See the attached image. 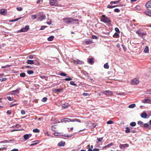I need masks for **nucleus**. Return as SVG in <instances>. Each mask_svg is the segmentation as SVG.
Listing matches in <instances>:
<instances>
[{
    "instance_id": "a211bd4d",
    "label": "nucleus",
    "mask_w": 151,
    "mask_h": 151,
    "mask_svg": "<svg viewBox=\"0 0 151 151\" xmlns=\"http://www.w3.org/2000/svg\"><path fill=\"white\" fill-rule=\"evenodd\" d=\"M88 62L90 64H93L94 63V59L93 58H89L88 60Z\"/></svg>"
},
{
    "instance_id": "0eeeda50",
    "label": "nucleus",
    "mask_w": 151,
    "mask_h": 151,
    "mask_svg": "<svg viewBox=\"0 0 151 151\" xmlns=\"http://www.w3.org/2000/svg\"><path fill=\"white\" fill-rule=\"evenodd\" d=\"M142 103L151 104V100L148 98H145L142 101Z\"/></svg>"
},
{
    "instance_id": "bb28decb",
    "label": "nucleus",
    "mask_w": 151,
    "mask_h": 151,
    "mask_svg": "<svg viewBox=\"0 0 151 151\" xmlns=\"http://www.w3.org/2000/svg\"><path fill=\"white\" fill-rule=\"evenodd\" d=\"M82 62L79 60H77L75 62V63H76L77 64H82Z\"/></svg>"
},
{
    "instance_id": "5701e85b",
    "label": "nucleus",
    "mask_w": 151,
    "mask_h": 151,
    "mask_svg": "<svg viewBox=\"0 0 151 151\" xmlns=\"http://www.w3.org/2000/svg\"><path fill=\"white\" fill-rule=\"evenodd\" d=\"M136 106V105L135 104H132L129 106V108H133L135 107Z\"/></svg>"
},
{
    "instance_id": "c85d7f7f",
    "label": "nucleus",
    "mask_w": 151,
    "mask_h": 151,
    "mask_svg": "<svg viewBox=\"0 0 151 151\" xmlns=\"http://www.w3.org/2000/svg\"><path fill=\"white\" fill-rule=\"evenodd\" d=\"M137 124L138 125L140 126V127H143L142 125H143V123L142 122L139 121L138 122Z\"/></svg>"
},
{
    "instance_id": "13d9d810",
    "label": "nucleus",
    "mask_w": 151,
    "mask_h": 151,
    "mask_svg": "<svg viewBox=\"0 0 151 151\" xmlns=\"http://www.w3.org/2000/svg\"><path fill=\"white\" fill-rule=\"evenodd\" d=\"M115 30L116 32H118V33H119L120 31H119V29L118 28L116 27L115 29Z\"/></svg>"
},
{
    "instance_id": "f3484780",
    "label": "nucleus",
    "mask_w": 151,
    "mask_h": 151,
    "mask_svg": "<svg viewBox=\"0 0 151 151\" xmlns=\"http://www.w3.org/2000/svg\"><path fill=\"white\" fill-rule=\"evenodd\" d=\"M31 134H25L24 135V139H25V140H27V139L29 137H29H31Z\"/></svg>"
},
{
    "instance_id": "ea45409f",
    "label": "nucleus",
    "mask_w": 151,
    "mask_h": 151,
    "mask_svg": "<svg viewBox=\"0 0 151 151\" xmlns=\"http://www.w3.org/2000/svg\"><path fill=\"white\" fill-rule=\"evenodd\" d=\"M113 121L111 120H109L107 122V124H113Z\"/></svg>"
},
{
    "instance_id": "e2e57ef3",
    "label": "nucleus",
    "mask_w": 151,
    "mask_h": 151,
    "mask_svg": "<svg viewBox=\"0 0 151 151\" xmlns=\"http://www.w3.org/2000/svg\"><path fill=\"white\" fill-rule=\"evenodd\" d=\"M107 8L109 9H112L113 8V6H110L109 5H108L107 6Z\"/></svg>"
},
{
    "instance_id": "7ed1b4c3",
    "label": "nucleus",
    "mask_w": 151,
    "mask_h": 151,
    "mask_svg": "<svg viewBox=\"0 0 151 151\" xmlns=\"http://www.w3.org/2000/svg\"><path fill=\"white\" fill-rule=\"evenodd\" d=\"M136 33L140 37H143L146 35V32H143L142 30L140 29L137 30L136 32Z\"/></svg>"
},
{
    "instance_id": "2eb2a0df",
    "label": "nucleus",
    "mask_w": 151,
    "mask_h": 151,
    "mask_svg": "<svg viewBox=\"0 0 151 151\" xmlns=\"http://www.w3.org/2000/svg\"><path fill=\"white\" fill-rule=\"evenodd\" d=\"M141 116L143 118L145 119L147 118V115L145 112H143L141 114Z\"/></svg>"
},
{
    "instance_id": "473e14b6",
    "label": "nucleus",
    "mask_w": 151,
    "mask_h": 151,
    "mask_svg": "<svg viewBox=\"0 0 151 151\" xmlns=\"http://www.w3.org/2000/svg\"><path fill=\"white\" fill-rule=\"evenodd\" d=\"M26 74L24 73H22L20 74V76L21 77H24L25 76Z\"/></svg>"
},
{
    "instance_id": "423d86ee",
    "label": "nucleus",
    "mask_w": 151,
    "mask_h": 151,
    "mask_svg": "<svg viewBox=\"0 0 151 151\" xmlns=\"http://www.w3.org/2000/svg\"><path fill=\"white\" fill-rule=\"evenodd\" d=\"M139 82L137 79L135 78L131 81V84L133 85H137L139 83Z\"/></svg>"
},
{
    "instance_id": "c03bdc74",
    "label": "nucleus",
    "mask_w": 151,
    "mask_h": 151,
    "mask_svg": "<svg viewBox=\"0 0 151 151\" xmlns=\"http://www.w3.org/2000/svg\"><path fill=\"white\" fill-rule=\"evenodd\" d=\"M10 66V65H7L5 66H2L1 67V68H7L9 67Z\"/></svg>"
},
{
    "instance_id": "20e7f679",
    "label": "nucleus",
    "mask_w": 151,
    "mask_h": 151,
    "mask_svg": "<svg viewBox=\"0 0 151 151\" xmlns=\"http://www.w3.org/2000/svg\"><path fill=\"white\" fill-rule=\"evenodd\" d=\"M102 93L106 95L110 96L113 95L112 91H106L102 92Z\"/></svg>"
},
{
    "instance_id": "37998d69",
    "label": "nucleus",
    "mask_w": 151,
    "mask_h": 151,
    "mask_svg": "<svg viewBox=\"0 0 151 151\" xmlns=\"http://www.w3.org/2000/svg\"><path fill=\"white\" fill-rule=\"evenodd\" d=\"M82 95L84 96H89L90 95V94L88 93H83L82 94Z\"/></svg>"
},
{
    "instance_id": "1a4fd4ad",
    "label": "nucleus",
    "mask_w": 151,
    "mask_h": 151,
    "mask_svg": "<svg viewBox=\"0 0 151 151\" xmlns=\"http://www.w3.org/2000/svg\"><path fill=\"white\" fill-rule=\"evenodd\" d=\"M46 17L44 14H41L40 15V17H38V19L40 21L42 20L45 19Z\"/></svg>"
},
{
    "instance_id": "4be33fe9",
    "label": "nucleus",
    "mask_w": 151,
    "mask_h": 151,
    "mask_svg": "<svg viewBox=\"0 0 151 151\" xmlns=\"http://www.w3.org/2000/svg\"><path fill=\"white\" fill-rule=\"evenodd\" d=\"M27 31L24 28H22L21 29L18 31V32H26Z\"/></svg>"
},
{
    "instance_id": "3c124183",
    "label": "nucleus",
    "mask_w": 151,
    "mask_h": 151,
    "mask_svg": "<svg viewBox=\"0 0 151 151\" xmlns=\"http://www.w3.org/2000/svg\"><path fill=\"white\" fill-rule=\"evenodd\" d=\"M31 17L33 19H35L37 18V16L35 15H32Z\"/></svg>"
},
{
    "instance_id": "a18cd8bd",
    "label": "nucleus",
    "mask_w": 151,
    "mask_h": 151,
    "mask_svg": "<svg viewBox=\"0 0 151 151\" xmlns=\"http://www.w3.org/2000/svg\"><path fill=\"white\" fill-rule=\"evenodd\" d=\"M17 9L19 11H22L23 9V8L21 7H17Z\"/></svg>"
},
{
    "instance_id": "680f3d73",
    "label": "nucleus",
    "mask_w": 151,
    "mask_h": 151,
    "mask_svg": "<svg viewBox=\"0 0 151 151\" xmlns=\"http://www.w3.org/2000/svg\"><path fill=\"white\" fill-rule=\"evenodd\" d=\"M67 122V120H65V119H61V122Z\"/></svg>"
},
{
    "instance_id": "cd10ccee",
    "label": "nucleus",
    "mask_w": 151,
    "mask_h": 151,
    "mask_svg": "<svg viewBox=\"0 0 151 151\" xmlns=\"http://www.w3.org/2000/svg\"><path fill=\"white\" fill-rule=\"evenodd\" d=\"M34 64L37 65H40V64L38 61H37L36 60H34Z\"/></svg>"
},
{
    "instance_id": "393cba45",
    "label": "nucleus",
    "mask_w": 151,
    "mask_h": 151,
    "mask_svg": "<svg viewBox=\"0 0 151 151\" xmlns=\"http://www.w3.org/2000/svg\"><path fill=\"white\" fill-rule=\"evenodd\" d=\"M130 132V129L128 127H126V129L125 130V132L126 133H129Z\"/></svg>"
},
{
    "instance_id": "f03ea898",
    "label": "nucleus",
    "mask_w": 151,
    "mask_h": 151,
    "mask_svg": "<svg viewBox=\"0 0 151 151\" xmlns=\"http://www.w3.org/2000/svg\"><path fill=\"white\" fill-rule=\"evenodd\" d=\"M101 20L104 23H106L109 24H111V21L110 19L106 17L105 15L102 16L101 18Z\"/></svg>"
},
{
    "instance_id": "b1692460",
    "label": "nucleus",
    "mask_w": 151,
    "mask_h": 151,
    "mask_svg": "<svg viewBox=\"0 0 151 151\" xmlns=\"http://www.w3.org/2000/svg\"><path fill=\"white\" fill-rule=\"evenodd\" d=\"M71 122H81V120L78 119H73L71 120Z\"/></svg>"
},
{
    "instance_id": "39448f33",
    "label": "nucleus",
    "mask_w": 151,
    "mask_h": 151,
    "mask_svg": "<svg viewBox=\"0 0 151 151\" xmlns=\"http://www.w3.org/2000/svg\"><path fill=\"white\" fill-rule=\"evenodd\" d=\"M50 3L51 5L56 6L58 4L57 0H50Z\"/></svg>"
},
{
    "instance_id": "79ce46f5",
    "label": "nucleus",
    "mask_w": 151,
    "mask_h": 151,
    "mask_svg": "<svg viewBox=\"0 0 151 151\" xmlns=\"http://www.w3.org/2000/svg\"><path fill=\"white\" fill-rule=\"evenodd\" d=\"M113 145V143L111 142L109 144H108L105 147H109L110 146H112Z\"/></svg>"
},
{
    "instance_id": "dca6fc26",
    "label": "nucleus",
    "mask_w": 151,
    "mask_h": 151,
    "mask_svg": "<svg viewBox=\"0 0 151 151\" xmlns=\"http://www.w3.org/2000/svg\"><path fill=\"white\" fill-rule=\"evenodd\" d=\"M27 63L28 64L32 65L34 64V61L33 60H28L27 61Z\"/></svg>"
},
{
    "instance_id": "7c9ffc66",
    "label": "nucleus",
    "mask_w": 151,
    "mask_h": 151,
    "mask_svg": "<svg viewBox=\"0 0 151 151\" xmlns=\"http://www.w3.org/2000/svg\"><path fill=\"white\" fill-rule=\"evenodd\" d=\"M136 124L135 122H132L130 123V125L132 127H134L136 126Z\"/></svg>"
},
{
    "instance_id": "338daca9",
    "label": "nucleus",
    "mask_w": 151,
    "mask_h": 151,
    "mask_svg": "<svg viewBox=\"0 0 151 151\" xmlns=\"http://www.w3.org/2000/svg\"><path fill=\"white\" fill-rule=\"evenodd\" d=\"M99 148H94L93 149V151H99Z\"/></svg>"
},
{
    "instance_id": "9b49d317",
    "label": "nucleus",
    "mask_w": 151,
    "mask_h": 151,
    "mask_svg": "<svg viewBox=\"0 0 151 151\" xmlns=\"http://www.w3.org/2000/svg\"><path fill=\"white\" fill-rule=\"evenodd\" d=\"M70 106V105L68 103H65L62 105V107L63 109L67 108Z\"/></svg>"
},
{
    "instance_id": "bf43d9fd",
    "label": "nucleus",
    "mask_w": 151,
    "mask_h": 151,
    "mask_svg": "<svg viewBox=\"0 0 151 151\" xmlns=\"http://www.w3.org/2000/svg\"><path fill=\"white\" fill-rule=\"evenodd\" d=\"M7 113L9 115L11 114H12V112L11 110H8L7 112Z\"/></svg>"
},
{
    "instance_id": "ddd939ff",
    "label": "nucleus",
    "mask_w": 151,
    "mask_h": 151,
    "mask_svg": "<svg viewBox=\"0 0 151 151\" xmlns=\"http://www.w3.org/2000/svg\"><path fill=\"white\" fill-rule=\"evenodd\" d=\"M65 145V142L63 141H61L59 142L58 144V145L60 147L64 146Z\"/></svg>"
},
{
    "instance_id": "f704fd0d",
    "label": "nucleus",
    "mask_w": 151,
    "mask_h": 151,
    "mask_svg": "<svg viewBox=\"0 0 151 151\" xmlns=\"http://www.w3.org/2000/svg\"><path fill=\"white\" fill-rule=\"evenodd\" d=\"M149 126V124L147 123H145L143 124V127L145 128L148 127Z\"/></svg>"
},
{
    "instance_id": "c9c22d12",
    "label": "nucleus",
    "mask_w": 151,
    "mask_h": 151,
    "mask_svg": "<svg viewBox=\"0 0 151 151\" xmlns=\"http://www.w3.org/2000/svg\"><path fill=\"white\" fill-rule=\"evenodd\" d=\"M20 126L21 125L19 124H17L15 126H12V127L14 128L15 127L18 128H19V127H20Z\"/></svg>"
},
{
    "instance_id": "e433bc0d",
    "label": "nucleus",
    "mask_w": 151,
    "mask_h": 151,
    "mask_svg": "<svg viewBox=\"0 0 151 151\" xmlns=\"http://www.w3.org/2000/svg\"><path fill=\"white\" fill-rule=\"evenodd\" d=\"M70 84L72 85H73L75 86H76L77 85L76 84L74 83L73 81H71L70 82Z\"/></svg>"
},
{
    "instance_id": "a19ab883",
    "label": "nucleus",
    "mask_w": 151,
    "mask_h": 151,
    "mask_svg": "<svg viewBox=\"0 0 151 151\" xmlns=\"http://www.w3.org/2000/svg\"><path fill=\"white\" fill-rule=\"evenodd\" d=\"M47 97H44L42 99V101L43 102H46L47 101Z\"/></svg>"
},
{
    "instance_id": "5fc2aeb1",
    "label": "nucleus",
    "mask_w": 151,
    "mask_h": 151,
    "mask_svg": "<svg viewBox=\"0 0 151 151\" xmlns=\"http://www.w3.org/2000/svg\"><path fill=\"white\" fill-rule=\"evenodd\" d=\"M60 75L63 76H67V74L66 73H61Z\"/></svg>"
},
{
    "instance_id": "4c0bfd02",
    "label": "nucleus",
    "mask_w": 151,
    "mask_h": 151,
    "mask_svg": "<svg viewBox=\"0 0 151 151\" xmlns=\"http://www.w3.org/2000/svg\"><path fill=\"white\" fill-rule=\"evenodd\" d=\"M7 98L8 99L9 101H12L14 100V99L13 98H11L10 96H7Z\"/></svg>"
},
{
    "instance_id": "49530a36",
    "label": "nucleus",
    "mask_w": 151,
    "mask_h": 151,
    "mask_svg": "<svg viewBox=\"0 0 151 151\" xmlns=\"http://www.w3.org/2000/svg\"><path fill=\"white\" fill-rule=\"evenodd\" d=\"M33 58V56L32 55H28L27 57V58H29V59H32Z\"/></svg>"
},
{
    "instance_id": "f257e3e1",
    "label": "nucleus",
    "mask_w": 151,
    "mask_h": 151,
    "mask_svg": "<svg viewBox=\"0 0 151 151\" xmlns=\"http://www.w3.org/2000/svg\"><path fill=\"white\" fill-rule=\"evenodd\" d=\"M63 20L64 22L68 24H73L74 21L78 22L79 20L78 19H75L71 18H63Z\"/></svg>"
},
{
    "instance_id": "4d7b16f0",
    "label": "nucleus",
    "mask_w": 151,
    "mask_h": 151,
    "mask_svg": "<svg viewBox=\"0 0 151 151\" xmlns=\"http://www.w3.org/2000/svg\"><path fill=\"white\" fill-rule=\"evenodd\" d=\"M21 112V114L23 115L25 114L26 113L25 111L24 110H22Z\"/></svg>"
},
{
    "instance_id": "c756f323",
    "label": "nucleus",
    "mask_w": 151,
    "mask_h": 151,
    "mask_svg": "<svg viewBox=\"0 0 151 151\" xmlns=\"http://www.w3.org/2000/svg\"><path fill=\"white\" fill-rule=\"evenodd\" d=\"M120 1H111L110 4H116L119 3Z\"/></svg>"
},
{
    "instance_id": "6e6d98bb",
    "label": "nucleus",
    "mask_w": 151,
    "mask_h": 151,
    "mask_svg": "<svg viewBox=\"0 0 151 151\" xmlns=\"http://www.w3.org/2000/svg\"><path fill=\"white\" fill-rule=\"evenodd\" d=\"M46 27H47V26H42L41 27L40 29L41 30H43Z\"/></svg>"
},
{
    "instance_id": "de8ad7c7",
    "label": "nucleus",
    "mask_w": 151,
    "mask_h": 151,
    "mask_svg": "<svg viewBox=\"0 0 151 151\" xmlns=\"http://www.w3.org/2000/svg\"><path fill=\"white\" fill-rule=\"evenodd\" d=\"M91 43V42L90 41H86L85 42V43L86 45H89Z\"/></svg>"
},
{
    "instance_id": "6ab92c4d",
    "label": "nucleus",
    "mask_w": 151,
    "mask_h": 151,
    "mask_svg": "<svg viewBox=\"0 0 151 151\" xmlns=\"http://www.w3.org/2000/svg\"><path fill=\"white\" fill-rule=\"evenodd\" d=\"M144 52L145 53H148L149 52V47L147 46L145 47L144 50Z\"/></svg>"
},
{
    "instance_id": "603ef678",
    "label": "nucleus",
    "mask_w": 151,
    "mask_h": 151,
    "mask_svg": "<svg viewBox=\"0 0 151 151\" xmlns=\"http://www.w3.org/2000/svg\"><path fill=\"white\" fill-rule=\"evenodd\" d=\"M24 28L27 31L29 29V25H26Z\"/></svg>"
},
{
    "instance_id": "58836bf2",
    "label": "nucleus",
    "mask_w": 151,
    "mask_h": 151,
    "mask_svg": "<svg viewBox=\"0 0 151 151\" xmlns=\"http://www.w3.org/2000/svg\"><path fill=\"white\" fill-rule=\"evenodd\" d=\"M145 14L147 15L151 16V11H150V12H146Z\"/></svg>"
},
{
    "instance_id": "774afa93",
    "label": "nucleus",
    "mask_w": 151,
    "mask_h": 151,
    "mask_svg": "<svg viewBox=\"0 0 151 151\" xmlns=\"http://www.w3.org/2000/svg\"><path fill=\"white\" fill-rule=\"evenodd\" d=\"M18 150L17 149H13L11 150V151H18Z\"/></svg>"
},
{
    "instance_id": "864d4df0",
    "label": "nucleus",
    "mask_w": 151,
    "mask_h": 151,
    "mask_svg": "<svg viewBox=\"0 0 151 151\" xmlns=\"http://www.w3.org/2000/svg\"><path fill=\"white\" fill-rule=\"evenodd\" d=\"M114 11L116 12H119L120 10L119 9L116 8L114 9Z\"/></svg>"
},
{
    "instance_id": "72a5a7b5",
    "label": "nucleus",
    "mask_w": 151,
    "mask_h": 151,
    "mask_svg": "<svg viewBox=\"0 0 151 151\" xmlns=\"http://www.w3.org/2000/svg\"><path fill=\"white\" fill-rule=\"evenodd\" d=\"M34 73V72L32 70H28L27 71V73L28 74H33Z\"/></svg>"
},
{
    "instance_id": "2f4dec72",
    "label": "nucleus",
    "mask_w": 151,
    "mask_h": 151,
    "mask_svg": "<svg viewBox=\"0 0 151 151\" xmlns=\"http://www.w3.org/2000/svg\"><path fill=\"white\" fill-rule=\"evenodd\" d=\"M33 132L35 133H39L40 132V130L39 129H34L33 130Z\"/></svg>"
},
{
    "instance_id": "f8f14e48",
    "label": "nucleus",
    "mask_w": 151,
    "mask_h": 151,
    "mask_svg": "<svg viewBox=\"0 0 151 151\" xmlns=\"http://www.w3.org/2000/svg\"><path fill=\"white\" fill-rule=\"evenodd\" d=\"M145 6L147 8H151V1H149L146 3Z\"/></svg>"
},
{
    "instance_id": "052dcab7",
    "label": "nucleus",
    "mask_w": 151,
    "mask_h": 151,
    "mask_svg": "<svg viewBox=\"0 0 151 151\" xmlns=\"http://www.w3.org/2000/svg\"><path fill=\"white\" fill-rule=\"evenodd\" d=\"M6 79H7V78H2V79H0V80L1 81H5Z\"/></svg>"
},
{
    "instance_id": "6e6552de",
    "label": "nucleus",
    "mask_w": 151,
    "mask_h": 151,
    "mask_svg": "<svg viewBox=\"0 0 151 151\" xmlns=\"http://www.w3.org/2000/svg\"><path fill=\"white\" fill-rule=\"evenodd\" d=\"M129 145L128 144H120L119 145V147L122 149H124L125 148L128 147Z\"/></svg>"
},
{
    "instance_id": "69168bd1",
    "label": "nucleus",
    "mask_w": 151,
    "mask_h": 151,
    "mask_svg": "<svg viewBox=\"0 0 151 151\" xmlns=\"http://www.w3.org/2000/svg\"><path fill=\"white\" fill-rule=\"evenodd\" d=\"M9 142L8 140H5L3 141H1L0 143H7Z\"/></svg>"
},
{
    "instance_id": "09e8293b",
    "label": "nucleus",
    "mask_w": 151,
    "mask_h": 151,
    "mask_svg": "<svg viewBox=\"0 0 151 151\" xmlns=\"http://www.w3.org/2000/svg\"><path fill=\"white\" fill-rule=\"evenodd\" d=\"M68 78H66L65 79V80L66 81H71L72 80V79L70 77H68Z\"/></svg>"
},
{
    "instance_id": "aec40b11",
    "label": "nucleus",
    "mask_w": 151,
    "mask_h": 151,
    "mask_svg": "<svg viewBox=\"0 0 151 151\" xmlns=\"http://www.w3.org/2000/svg\"><path fill=\"white\" fill-rule=\"evenodd\" d=\"M21 89L20 88H19L16 90L12 91V92L17 93H19V91L21 90Z\"/></svg>"
},
{
    "instance_id": "4468645a",
    "label": "nucleus",
    "mask_w": 151,
    "mask_h": 151,
    "mask_svg": "<svg viewBox=\"0 0 151 151\" xmlns=\"http://www.w3.org/2000/svg\"><path fill=\"white\" fill-rule=\"evenodd\" d=\"M63 90V88H60L59 89H54L53 91V92L55 93L56 92H60L61 91H62Z\"/></svg>"
},
{
    "instance_id": "412c9836",
    "label": "nucleus",
    "mask_w": 151,
    "mask_h": 151,
    "mask_svg": "<svg viewBox=\"0 0 151 151\" xmlns=\"http://www.w3.org/2000/svg\"><path fill=\"white\" fill-rule=\"evenodd\" d=\"M54 38V37L53 36H50L48 38L47 40L48 41H52L53 40V39Z\"/></svg>"
},
{
    "instance_id": "9d476101",
    "label": "nucleus",
    "mask_w": 151,
    "mask_h": 151,
    "mask_svg": "<svg viewBox=\"0 0 151 151\" xmlns=\"http://www.w3.org/2000/svg\"><path fill=\"white\" fill-rule=\"evenodd\" d=\"M6 10L5 9H2L0 10V14L3 15H5L6 14Z\"/></svg>"
},
{
    "instance_id": "8fccbe9b",
    "label": "nucleus",
    "mask_w": 151,
    "mask_h": 151,
    "mask_svg": "<svg viewBox=\"0 0 151 151\" xmlns=\"http://www.w3.org/2000/svg\"><path fill=\"white\" fill-rule=\"evenodd\" d=\"M103 137L101 138H97V140L99 142H101L102 141Z\"/></svg>"
},
{
    "instance_id": "a878e982",
    "label": "nucleus",
    "mask_w": 151,
    "mask_h": 151,
    "mask_svg": "<svg viewBox=\"0 0 151 151\" xmlns=\"http://www.w3.org/2000/svg\"><path fill=\"white\" fill-rule=\"evenodd\" d=\"M104 67L105 68L107 69H108L109 68V66L108 63H106L104 64Z\"/></svg>"
},
{
    "instance_id": "0e129e2a",
    "label": "nucleus",
    "mask_w": 151,
    "mask_h": 151,
    "mask_svg": "<svg viewBox=\"0 0 151 151\" xmlns=\"http://www.w3.org/2000/svg\"><path fill=\"white\" fill-rule=\"evenodd\" d=\"M25 68H33L31 67V66H29V65H27L25 67Z\"/></svg>"
}]
</instances>
